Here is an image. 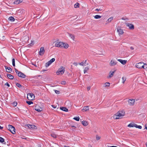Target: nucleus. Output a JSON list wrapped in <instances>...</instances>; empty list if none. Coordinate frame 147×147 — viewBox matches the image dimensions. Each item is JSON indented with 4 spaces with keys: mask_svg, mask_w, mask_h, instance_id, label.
Segmentation results:
<instances>
[{
    "mask_svg": "<svg viewBox=\"0 0 147 147\" xmlns=\"http://www.w3.org/2000/svg\"><path fill=\"white\" fill-rule=\"evenodd\" d=\"M35 109L37 111L40 112L42 111V108L38 106H36L35 107Z\"/></svg>",
    "mask_w": 147,
    "mask_h": 147,
    "instance_id": "nucleus-12",
    "label": "nucleus"
},
{
    "mask_svg": "<svg viewBox=\"0 0 147 147\" xmlns=\"http://www.w3.org/2000/svg\"><path fill=\"white\" fill-rule=\"evenodd\" d=\"M128 102L130 105H133L134 104L135 100L134 99H129L128 100Z\"/></svg>",
    "mask_w": 147,
    "mask_h": 147,
    "instance_id": "nucleus-10",
    "label": "nucleus"
},
{
    "mask_svg": "<svg viewBox=\"0 0 147 147\" xmlns=\"http://www.w3.org/2000/svg\"><path fill=\"white\" fill-rule=\"evenodd\" d=\"M89 69V68L88 67H85L84 69V73L85 74L86 72Z\"/></svg>",
    "mask_w": 147,
    "mask_h": 147,
    "instance_id": "nucleus-26",
    "label": "nucleus"
},
{
    "mask_svg": "<svg viewBox=\"0 0 147 147\" xmlns=\"http://www.w3.org/2000/svg\"><path fill=\"white\" fill-rule=\"evenodd\" d=\"M135 123H130L127 126L129 127H135Z\"/></svg>",
    "mask_w": 147,
    "mask_h": 147,
    "instance_id": "nucleus-21",
    "label": "nucleus"
},
{
    "mask_svg": "<svg viewBox=\"0 0 147 147\" xmlns=\"http://www.w3.org/2000/svg\"><path fill=\"white\" fill-rule=\"evenodd\" d=\"M101 17V16L99 15H96L94 16V18L96 19L100 18Z\"/></svg>",
    "mask_w": 147,
    "mask_h": 147,
    "instance_id": "nucleus-32",
    "label": "nucleus"
},
{
    "mask_svg": "<svg viewBox=\"0 0 147 147\" xmlns=\"http://www.w3.org/2000/svg\"><path fill=\"white\" fill-rule=\"evenodd\" d=\"M3 128V127H1V126L0 125V129H2Z\"/></svg>",
    "mask_w": 147,
    "mask_h": 147,
    "instance_id": "nucleus-61",
    "label": "nucleus"
},
{
    "mask_svg": "<svg viewBox=\"0 0 147 147\" xmlns=\"http://www.w3.org/2000/svg\"><path fill=\"white\" fill-rule=\"evenodd\" d=\"M88 147H92V146L90 145H89Z\"/></svg>",
    "mask_w": 147,
    "mask_h": 147,
    "instance_id": "nucleus-63",
    "label": "nucleus"
},
{
    "mask_svg": "<svg viewBox=\"0 0 147 147\" xmlns=\"http://www.w3.org/2000/svg\"><path fill=\"white\" fill-rule=\"evenodd\" d=\"M8 20L9 21H11L12 22H13L14 21L15 19L13 17L11 16L9 18Z\"/></svg>",
    "mask_w": 147,
    "mask_h": 147,
    "instance_id": "nucleus-23",
    "label": "nucleus"
},
{
    "mask_svg": "<svg viewBox=\"0 0 147 147\" xmlns=\"http://www.w3.org/2000/svg\"><path fill=\"white\" fill-rule=\"evenodd\" d=\"M130 49L131 50H133L134 49V47H130Z\"/></svg>",
    "mask_w": 147,
    "mask_h": 147,
    "instance_id": "nucleus-57",
    "label": "nucleus"
},
{
    "mask_svg": "<svg viewBox=\"0 0 147 147\" xmlns=\"http://www.w3.org/2000/svg\"><path fill=\"white\" fill-rule=\"evenodd\" d=\"M34 94H33L28 93L27 94V98L29 100H32L34 98Z\"/></svg>",
    "mask_w": 147,
    "mask_h": 147,
    "instance_id": "nucleus-3",
    "label": "nucleus"
},
{
    "mask_svg": "<svg viewBox=\"0 0 147 147\" xmlns=\"http://www.w3.org/2000/svg\"><path fill=\"white\" fill-rule=\"evenodd\" d=\"M135 127L136 128H138L140 129H141L142 128V127L140 125H138L136 124L135 125Z\"/></svg>",
    "mask_w": 147,
    "mask_h": 147,
    "instance_id": "nucleus-33",
    "label": "nucleus"
},
{
    "mask_svg": "<svg viewBox=\"0 0 147 147\" xmlns=\"http://www.w3.org/2000/svg\"><path fill=\"white\" fill-rule=\"evenodd\" d=\"M81 65L83 66L84 65V63L83 62L78 63Z\"/></svg>",
    "mask_w": 147,
    "mask_h": 147,
    "instance_id": "nucleus-45",
    "label": "nucleus"
},
{
    "mask_svg": "<svg viewBox=\"0 0 147 147\" xmlns=\"http://www.w3.org/2000/svg\"><path fill=\"white\" fill-rule=\"evenodd\" d=\"M142 68L144 69H146L147 68V64H144L143 63V66Z\"/></svg>",
    "mask_w": 147,
    "mask_h": 147,
    "instance_id": "nucleus-30",
    "label": "nucleus"
},
{
    "mask_svg": "<svg viewBox=\"0 0 147 147\" xmlns=\"http://www.w3.org/2000/svg\"><path fill=\"white\" fill-rule=\"evenodd\" d=\"M110 147H118L115 146H110Z\"/></svg>",
    "mask_w": 147,
    "mask_h": 147,
    "instance_id": "nucleus-62",
    "label": "nucleus"
},
{
    "mask_svg": "<svg viewBox=\"0 0 147 147\" xmlns=\"http://www.w3.org/2000/svg\"><path fill=\"white\" fill-rule=\"evenodd\" d=\"M121 19L123 20H128V19L127 18H124V17H123Z\"/></svg>",
    "mask_w": 147,
    "mask_h": 147,
    "instance_id": "nucleus-48",
    "label": "nucleus"
},
{
    "mask_svg": "<svg viewBox=\"0 0 147 147\" xmlns=\"http://www.w3.org/2000/svg\"><path fill=\"white\" fill-rule=\"evenodd\" d=\"M18 76L23 78H25L26 77V75L21 72H19V73H18Z\"/></svg>",
    "mask_w": 147,
    "mask_h": 147,
    "instance_id": "nucleus-11",
    "label": "nucleus"
},
{
    "mask_svg": "<svg viewBox=\"0 0 147 147\" xmlns=\"http://www.w3.org/2000/svg\"><path fill=\"white\" fill-rule=\"evenodd\" d=\"M12 65L13 66H15V59L13 58L12 59Z\"/></svg>",
    "mask_w": 147,
    "mask_h": 147,
    "instance_id": "nucleus-37",
    "label": "nucleus"
},
{
    "mask_svg": "<svg viewBox=\"0 0 147 147\" xmlns=\"http://www.w3.org/2000/svg\"><path fill=\"white\" fill-rule=\"evenodd\" d=\"M80 7V4H79L77 2L76 3L75 5H74V7L75 8H79Z\"/></svg>",
    "mask_w": 147,
    "mask_h": 147,
    "instance_id": "nucleus-27",
    "label": "nucleus"
},
{
    "mask_svg": "<svg viewBox=\"0 0 147 147\" xmlns=\"http://www.w3.org/2000/svg\"><path fill=\"white\" fill-rule=\"evenodd\" d=\"M117 116L118 117V115L116 113L113 116V118L114 119H118L120 118L119 117H117Z\"/></svg>",
    "mask_w": 147,
    "mask_h": 147,
    "instance_id": "nucleus-24",
    "label": "nucleus"
},
{
    "mask_svg": "<svg viewBox=\"0 0 147 147\" xmlns=\"http://www.w3.org/2000/svg\"><path fill=\"white\" fill-rule=\"evenodd\" d=\"M100 137L98 136H96V139L97 140H98L100 139Z\"/></svg>",
    "mask_w": 147,
    "mask_h": 147,
    "instance_id": "nucleus-46",
    "label": "nucleus"
},
{
    "mask_svg": "<svg viewBox=\"0 0 147 147\" xmlns=\"http://www.w3.org/2000/svg\"><path fill=\"white\" fill-rule=\"evenodd\" d=\"M15 71H16V73L18 75V73H19V72H20V71H18V70H17V69H15Z\"/></svg>",
    "mask_w": 147,
    "mask_h": 147,
    "instance_id": "nucleus-50",
    "label": "nucleus"
},
{
    "mask_svg": "<svg viewBox=\"0 0 147 147\" xmlns=\"http://www.w3.org/2000/svg\"><path fill=\"white\" fill-rule=\"evenodd\" d=\"M115 70L113 71H111L109 73V76L107 77V78H110L112 77L114 73L115 72Z\"/></svg>",
    "mask_w": 147,
    "mask_h": 147,
    "instance_id": "nucleus-14",
    "label": "nucleus"
},
{
    "mask_svg": "<svg viewBox=\"0 0 147 147\" xmlns=\"http://www.w3.org/2000/svg\"><path fill=\"white\" fill-rule=\"evenodd\" d=\"M82 125H83L85 126H86L88 124V122L86 121H82Z\"/></svg>",
    "mask_w": 147,
    "mask_h": 147,
    "instance_id": "nucleus-19",
    "label": "nucleus"
},
{
    "mask_svg": "<svg viewBox=\"0 0 147 147\" xmlns=\"http://www.w3.org/2000/svg\"><path fill=\"white\" fill-rule=\"evenodd\" d=\"M8 128L9 130L13 134H14L16 133L15 128L12 125H9Z\"/></svg>",
    "mask_w": 147,
    "mask_h": 147,
    "instance_id": "nucleus-2",
    "label": "nucleus"
},
{
    "mask_svg": "<svg viewBox=\"0 0 147 147\" xmlns=\"http://www.w3.org/2000/svg\"><path fill=\"white\" fill-rule=\"evenodd\" d=\"M65 71L64 68L62 67L61 68L59 69L58 71L56 72V74L57 75H59L60 73L61 75L63 74Z\"/></svg>",
    "mask_w": 147,
    "mask_h": 147,
    "instance_id": "nucleus-4",
    "label": "nucleus"
},
{
    "mask_svg": "<svg viewBox=\"0 0 147 147\" xmlns=\"http://www.w3.org/2000/svg\"><path fill=\"white\" fill-rule=\"evenodd\" d=\"M113 19V17H111L110 18H109L107 20V21H108V23L109 22H110Z\"/></svg>",
    "mask_w": 147,
    "mask_h": 147,
    "instance_id": "nucleus-31",
    "label": "nucleus"
},
{
    "mask_svg": "<svg viewBox=\"0 0 147 147\" xmlns=\"http://www.w3.org/2000/svg\"><path fill=\"white\" fill-rule=\"evenodd\" d=\"M52 106L54 108H56V106H55L54 105H52Z\"/></svg>",
    "mask_w": 147,
    "mask_h": 147,
    "instance_id": "nucleus-59",
    "label": "nucleus"
},
{
    "mask_svg": "<svg viewBox=\"0 0 147 147\" xmlns=\"http://www.w3.org/2000/svg\"><path fill=\"white\" fill-rule=\"evenodd\" d=\"M13 105L14 106H16V105H17V103L16 102H13Z\"/></svg>",
    "mask_w": 147,
    "mask_h": 147,
    "instance_id": "nucleus-47",
    "label": "nucleus"
},
{
    "mask_svg": "<svg viewBox=\"0 0 147 147\" xmlns=\"http://www.w3.org/2000/svg\"><path fill=\"white\" fill-rule=\"evenodd\" d=\"M5 85H7L8 87L10 86V85H9V84L7 82H6V83L5 84Z\"/></svg>",
    "mask_w": 147,
    "mask_h": 147,
    "instance_id": "nucleus-49",
    "label": "nucleus"
},
{
    "mask_svg": "<svg viewBox=\"0 0 147 147\" xmlns=\"http://www.w3.org/2000/svg\"><path fill=\"white\" fill-rule=\"evenodd\" d=\"M16 86L19 88H21L22 87V85H21L20 84L18 83H17L16 84Z\"/></svg>",
    "mask_w": 147,
    "mask_h": 147,
    "instance_id": "nucleus-42",
    "label": "nucleus"
},
{
    "mask_svg": "<svg viewBox=\"0 0 147 147\" xmlns=\"http://www.w3.org/2000/svg\"><path fill=\"white\" fill-rule=\"evenodd\" d=\"M51 136L54 138H56V135L54 133H53L51 134Z\"/></svg>",
    "mask_w": 147,
    "mask_h": 147,
    "instance_id": "nucleus-35",
    "label": "nucleus"
},
{
    "mask_svg": "<svg viewBox=\"0 0 147 147\" xmlns=\"http://www.w3.org/2000/svg\"><path fill=\"white\" fill-rule=\"evenodd\" d=\"M146 146L147 147V142L146 143Z\"/></svg>",
    "mask_w": 147,
    "mask_h": 147,
    "instance_id": "nucleus-64",
    "label": "nucleus"
},
{
    "mask_svg": "<svg viewBox=\"0 0 147 147\" xmlns=\"http://www.w3.org/2000/svg\"><path fill=\"white\" fill-rule=\"evenodd\" d=\"M69 36L71 37V38L73 40H74V36L70 33L69 34Z\"/></svg>",
    "mask_w": 147,
    "mask_h": 147,
    "instance_id": "nucleus-28",
    "label": "nucleus"
},
{
    "mask_svg": "<svg viewBox=\"0 0 147 147\" xmlns=\"http://www.w3.org/2000/svg\"><path fill=\"white\" fill-rule=\"evenodd\" d=\"M55 93L57 94H59L60 93V91H59L55 90Z\"/></svg>",
    "mask_w": 147,
    "mask_h": 147,
    "instance_id": "nucleus-43",
    "label": "nucleus"
},
{
    "mask_svg": "<svg viewBox=\"0 0 147 147\" xmlns=\"http://www.w3.org/2000/svg\"><path fill=\"white\" fill-rule=\"evenodd\" d=\"M145 128L147 130V124L146 125H145Z\"/></svg>",
    "mask_w": 147,
    "mask_h": 147,
    "instance_id": "nucleus-60",
    "label": "nucleus"
},
{
    "mask_svg": "<svg viewBox=\"0 0 147 147\" xmlns=\"http://www.w3.org/2000/svg\"><path fill=\"white\" fill-rule=\"evenodd\" d=\"M117 113L118 115V117H119L124 116L125 115V112L124 110H122L118 111Z\"/></svg>",
    "mask_w": 147,
    "mask_h": 147,
    "instance_id": "nucleus-5",
    "label": "nucleus"
},
{
    "mask_svg": "<svg viewBox=\"0 0 147 147\" xmlns=\"http://www.w3.org/2000/svg\"><path fill=\"white\" fill-rule=\"evenodd\" d=\"M22 0H16L14 2V3L18 4L22 2Z\"/></svg>",
    "mask_w": 147,
    "mask_h": 147,
    "instance_id": "nucleus-22",
    "label": "nucleus"
},
{
    "mask_svg": "<svg viewBox=\"0 0 147 147\" xmlns=\"http://www.w3.org/2000/svg\"><path fill=\"white\" fill-rule=\"evenodd\" d=\"M5 69L7 72L8 73H10L12 71V69L9 67L5 66Z\"/></svg>",
    "mask_w": 147,
    "mask_h": 147,
    "instance_id": "nucleus-16",
    "label": "nucleus"
},
{
    "mask_svg": "<svg viewBox=\"0 0 147 147\" xmlns=\"http://www.w3.org/2000/svg\"><path fill=\"white\" fill-rule=\"evenodd\" d=\"M19 11H20V12L21 13H22L23 12L24 10H22V9H20V10H19Z\"/></svg>",
    "mask_w": 147,
    "mask_h": 147,
    "instance_id": "nucleus-51",
    "label": "nucleus"
},
{
    "mask_svg": "<svg viewBox=\"0 0 147 147\" xmlns=\"http://www.w3.org/2000/svg\"><path fill=\"white\" fill-rule=\"evenodd\" d=\"M66 82L64 81H62L61 82V84L63 85H65V84Z\"/></svg>",
    "mask_w": 147,
    "mask_h": 147,
    "instance_id": "nucleus-44",
    "label": "nucleus"
},
{
    "mask_svg": "<svg viewBox=\"0 0 147 147\" xmlns=\"http://www.w3.org/2000/svg\"><path fill=\"white\" fill-rule=\"evenodd\" d=\"M55 46L58 47H64L65 49H67L68 48L69 45L67 44L60 42H56L55 44Z\"/></svg>",
    "mask_w": 147,
    "mask_h": 147,
    "instance_id": "nucleus-1",
    "label": "nucleus"
},
{
    "mask_svg": "<svg viewBox=\"0 0 147 147\" xmlns=\"http://www.w3.org/2000/svg\"><path fill=\"white\" fill-rule=\"evenodd\" d=\"M117 62L114 60L112 59L111 60L109 63V65L111 66L115 65L117 64Z\"/></svg>",
    "mask_w": 147,
    "mask_h": 147,
    "instance_id": "nucleus-9",
    "label": "nucleus"
},
{
    "mask_svg": "<svg viewBox=\"0 0 147 147\" xmlns=\"http://www.w3.org/2000/svg\"><path fill=\"white\" fill-rule=\"evenodd\" d=\"M26 102L27 103L28 105H30L32 104H33V102L32 101H26Z\"/></svg>",
    "mask_w": 147,
    "mask_h": 147,
    "instance_id": "nucleus-40",
    "label": "nucleus"
},
{
    "mask_svg": "<svg viewBox=\"0 0 147 147\" xmlns=\"http://www.w3.org/2000/svg\"><path fill=\"white\" fill-rule=\"evenodd\" d=\"M75 65L77 66L78 65V63L76 62H74L73 63Z\"/></svg>",
    "mask_w": 147,
    "mask_h": 147,
    "instance_id": "nucleus-52",
    "label": "nucleus"
},
{
    "mask_svg": "<svg viewBox=\"0 0 147 147\" xmlns=\"http://www.w3.org/2000/svg\"><path fill=\"white\" fill-rule=\"evenodd\" d=\"M60 109L62 110L65 111H68V109L66 108L65 107H60Z\"/></svg>",
    "mask_w": 147,
    "mask_h": 147,
    "instance_id": "nucleus-20",
    "label": "nucleus"
},
{
    "mask_svg": "<svg viewBox=\"0 0 147 147\" xmlns=\"http://www.w3.org/2000/svg\"><path fill=\"white\" fill-rule=\"evenodd\" d=\"M71 127H73V129H75L76 128V127H75V126H74V125H72V126H71Z\"/></svg>",
    "mask_w": 147,
    "mask_h": 147,
    "instance_id": "nucleus-54",
    "label": "nucleus"
},
{
    "mask_svg": "<svg viewBox=\"0 0 147 147\" xmlns=\"http://www.w3.org/2000/svg\"><path fill=\"white\" fill-rule=\"evenodd\" d=\"M89 107L88 106H85V107H84L82 110H84L85 111H87V110H89Z\"/></svg>",
    "mask_w": 147,
    "mask_h": 147,
    "instance_id": "nucleus-25",
    "label": "nucleus"
},
{
    "mask_svg": "<svg viewBox=\"0 0 147 147\" xmlns=\"http://www.w3.org/2000/svg\"><path fill=\"white\" fill-rule=\"evenodd\" d=\"M1 39L2 40H4L5 39V36H3L2 37V38H1Z\"/></svg>",
    "mask_w": 147,
    "mask_h": 147,
    "instance_id": "nucleus-53",
    "label": "nucleus"
},
{
    "mask_svg": "<svg viewBox=\"0 0 147 147\" xmlns=\"http://www.w3.org/2000/svg\"><path fill=\"white\" fill-rule=\"evenodd\" d=\"M105 87H109L110 85V83L109 82H107L105 83Z\"/></svg>",
    "mask_w": 147,
    "mask_h": 147,
    "instance_id": "nucleus-34",
    "label": "nucleus"
},
{
    "mask_svg": "<svg viewBox=\"0 0 147 147\" xmlns=\"http://www.w3.org/2000/svg\"><path fill=\"white\" fill-rule=\"evenodd\" d=\"M4 142V139L3 138L0 137V142L1 143H2Z\"/></svg>",
    "mask_w": 147,
    "mask_h": 147,
    "instance_id": "nucleus-36",
    "label": "nucleus"
},
{
    "mask_svg": "<svg viewBox=\"0 0 147 147\" xmlns=\"http://www.w3.org/2000/svg\"><path fill=\"white\" fill-rule=\"evenodd\" d=\"M117 60L120 62L123 65L125 64L127 62V60H123L121 59H118Z\"/></svg>",
    "mask_w": 147,
    "mask_h": 147,
    "instance_id": "nucleus-15",
    "label": "nucleus"
},
{
    "mask_svg": "<svg viewBox=\"0 0 147 147\" xmlns=\"http://www.w3.org/2000/svg\"><path fill=\"white\" fill-rule=\"evenodd\" d=\"M143 66V63L140 62L137 63L136 65V67L138 68H142Z\"/></svg>",
    "mask_w": 147,
    "mask_h": 147,
    "instance_id": "nucleus-8",
    "label": "nucleus"
},
{
    "mask_svg": "<svg viewBox=\"0 0 147 147\" xmlns=\"http://www.w3.org/2000/svg\"><path fill=\"white\" fill-rule=\"evenodd\" d=\"M117 32H118L119 34H122L124 33L123 30L121 28L117 29Z\"/></svg>",
    "mask_w": 147,
    "mask_h": 147,
    "instance_id": "nucleus-17",
    "label": "nucleus"
},
{
    "mask_svg": "<svg viewBox=\"0 0 147 147\" xmlns=\"http://www.w3.org/2000/svg\"><path fill=\"white\" fill-rule=\"evenodd\" d=\"M45 50L44 47H41L40 48V51L39 52V54L40 55H43L45 53Z\"/></svg>",
    "mask_w": 147,
    "mask_h": 147,
    "instance_id": "nucleus-6",
    "label": "nucleus"
},
{
    "mask_svg": "<svg viewBox=\"0 0 147 147\" xmlns=\"http://www.w3.org/2000/svg\"><path fill=\"white\" fill-rule=\"evenodd\" d=\"M73 119L77 121H79L80 120V117H74Z\"/></svg>",
    "mask_w": 147,
    "mask_h": 147,
    "instance_id": "nucleus-38",
    "label": "nucleus"
},
{
    "mask_svg": "<svg viewBox=\"0 0 147 147\" xmlns=\"http://www.w3.org/2000/svg\"><path fill=\"white\" fill-rule=\"evenodd\" d=\"M55 60V59L54 58H52L49 61V62L51 63H52L53 62H54Z\"/></svg>",
    "mask_w": 147,
    "mask_h": 147,
    "instance_id": "nucleus-39",
    "label": "nucleus"
},
{
    "mask_svg": "<svg viewBox=\"0 0 147 147\" xmlns=\"http://www.w3.org/2000/svg\"><path fill=\"white\" fill-rule=\"evenodd\" d=\"M87 89L88 90H89L90 89V87H88L87 88Z\"/></svg>",
    "mask_w": 147,
    "mask_h": 147,
    "instance_id": "nucleus-58",
    "label": "nucleus"
},
{
    "mask_svg": "<svg viewBox=\"0 0 147 147\" xmlns=\"http://www.w3.org/2000/svg\"><path fill=\"white\" fill-rule=\"evenodd\" d=\"M7 77L10 79L12 80L14 78L13 76L10 74H7Z\"/></svg>",
    "mask_w": 147,
    "mask_h": 147,
    "instance_id": "nucleus-18",
    "label": "nucleus"
},
{
    "mask_svg": "<svg viewBox=\"0 0 147 147\" xmlns=\"http://www.w3.org/2000/svg\"><path fill=\"white\" fill-rule=\"evenodd\" d=\"M84 64H86L87 65H88V63H87V60H86L84 62Z\"/></svg>",
    "mask_w": 147,
    "mask_h": 147,
    "instance_id": "nucleus-55",
    "label": "nucleus"
},
{
    "mask_svg": "<svg viewBox=\"0 0 147 147\" xmlns=\"http://www.w3.org/2000/svg\"><path fill=\"white\" fill-rule=\"evenodd\" d=\"M126 78L122 77V83L123 84L126 81Z\"/></svg>",
    "mask_w": 147,
    "mask_h": 147,
    "instance_id": "nucleus-41",
    "label": "nucleus"
},
{
    "mask_svg": "<svg viewBox=\"0 0 147 147\" xmlns=\"http://www.w3.org/2000/svg\"><path fill=\"white\" fill-rule=\"evenodd\" d=\"M126 26L128 27L129 28V29L130 30H133L134 29V25L130 23H126Z\"/></svg>",
    "mask_w": 147,
    "mask_h": 147,
    "instance_id": "nucleus-7",
    "label": "nucleus"
},
{
    "mask_svg": "<svg viewBox=\"0 0 147 147\" xmlns=\"http://www.w3.org/2000/svg\"><path fill=\"white\" fill-rule=\"evenodd\" d=\"M102 10V9H95V10L96 11H98L99 10Z\"/></svg>",
    "mask_w": 147,
    "mask_h": 147,
    "instance_id": "nucleus-56",
    "label": "nucleus"
},
{
    "mask_svg": "<svg viewBox=\"0 0 147 147\" xmlns=\"http://www.w3.org/2000/svg\"><path fill=\"white\" fill-rule=\"evenodd\" d=\"M27 126L29 128L32 129H36V126L33 125L28 124Z\"/></svg>",
    "mask_w": 147,
    "mask_h": 147,
    "instance_id": "nucleus-13",
    "label": "nucleus"
},
{
    "mask_svg": "<svg viewBox=\"0 0 147 147\" xmlns=\"http://www.w3.org/2000/svg\"><path fill=\"white\" fill-rule=\"evenodd\" d=\"M51 63L50 62H49V61L46 63L45 64V66L46 67H47L48 66H49Z\"/></svg>",
    "mask_w": 147,
    "mask_h": 147,
    "instance_id": "nucleus-29",
    "label": "nucleus"
}]
</instances>
